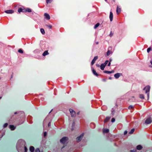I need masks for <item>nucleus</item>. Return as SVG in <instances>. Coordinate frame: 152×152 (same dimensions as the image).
Wrapping results in <instances>:
<instances>
[{"instance_id": "obj_1", "label": "nucleus", "mask_w": 152, "mask_h": 152, "mask_svg": "<svg viewBox=\"0 0 152 152\" xmlns=\"http://www.w3.org/2000/svg\"><path fill=\"white\" fill-rule=\"evenodd\" d=\"M113 53L112 48L111 47H109L108 50L106 53V56H109L110 55L112 54Z\"/></svg>"}, {"instance_id": "obj_2", "label": "nucleus", "mask_w": 152, "mask_h": 152, "mask_svg": "<svg viewBox=\"0 0 152 152\" xmlns=\"http://www.w3.org/2000/svg\"><path fill=\"white\" fill-rule=\"evenodd\" d=\"M68 138L67 137H63L60 140V142L63 144H65L66 142V141L68 140Z\"/></svg>"}, {"instance_id": "obj_3", "label": "nucleus", "mask_w": 152, "mask_h": 152, "mask_svg": "<svg viewBox=\"0 0 152 152\" xmlns=\"http://www.w3.org/2000/svg\"><path fill=\"white\" fill-rule=\"evenodd\" d=\"M72 117H75L76 116V113L72 109L69 110Z\"/></svg>"}, {"instance_id": "obj_4", "label": "nucleus", "mask_w": 152, "mask_h": 152, "mask_svg": "<svg viewBox=\"0 0 152 152\" xmlns=\"http://www.w3.org/2000/svg\"><path fill=\"white\" fill-rule=\"evenodd\" d=\"M152 121L151 118H147L145 121V123L146 124H149L151 123Z\"/></svg>"}, {"instance_id": "obj_5", "label": "nucleus", "mask_w": 152, "mask_h": 152, "mask_svg": "<svg viewBox=\"0 0 152 152\" xmlns=\"http://www.w3.org/2000/svg\"><path fill=\"white\" fill-rule=\"evenodd\" d=\"M150 90V86H147L144 88L143 90L145 91V93H147L149 92Z\"/></svg>"}, {"instance_id": "obj_6", "label": "nucleus", "mask_w": 152, "mask_h": 152, "mask_svg": "<svg viewBox=\"0 0 152 152\" xmlns=\"http://www.w3.org/2000/svg\"><path fill=\"white\" fill-rule=\"evenodd\" d=\"M45 18L48 20H49L50 19V15L47 13H45L44 14Z\"/></svg>"}, {"instance_id": "obj_7", "label": "nucleus", "mask_w": 152, "mask_h": 152, "mask_svg": "<svg viewBox=\"0 0 152 152\" xmlns=\"http://www.w3.org/2000/svg\"><path fill=\"white\" fill-rule=\"evenodd\" d=\"M83 136L84 134H81L80 136L77 137L76 138L77 141L78 142H80L81 140V138Z\"/></svg>"}, {"instance_id": "obj_8", "label": "nucleus", "mask_w": 152, "mask_h": 152, "mask_svg": "<svg viewBox=\"0 0 152 152\" xmlns=\"http://www.w3.org/2000/svg\"><path fill=\"white\" fill-rule=\"evenodd\" d=\"M4 12L7 14H12L14 12V11L13 10H9L5 11Z\"/></svg>"}, {"instance_id": "obj_9", "label": "nucleus", "mask_w": 152, "mask_h": 152, "mask_svg": "<svg viewBox=\"0 0 152 152\" xmlns=\"http://www.w3.org/2000/svg\"><path fill=\"white\" fill-rule=\"evenodd\" d=\"M121 11V9L119 7V6H117L116 10V12L118 15H119Z\"/></svg>"}, {"instance_id": "obj_10", "label": "nucleus", "mask_w": 152, "mask_h": 152, "mask_svg": "<svg viewBox=\"0 0 152 152\" xmlns=\"http://www.w3.org/2000/svg\"><path fill=\"white\" fill-rule=\"evenodd\" d=\"M98 57L97 56H95L93 60L92 61L91 63V65H93L95 63L96 61L98 59Z\"/></svg>"}, {"instance_id": "obj_11", "label": "nucleus", "mask_w": 152, "mask_h": 152, "mask_svg": "<svg viewBox=\"0 0 152 152\" xmlns=\"http://www.w3.org/2000/svg\"><path fill=\"white\" fill-rule=\"evenodd\" d=\"M121 73H117L114 75V77L116 79H118L120 76L122 75Z\"/></svg>"}, {"instance_id": "obj_12", "label": "nucleus", "mask_w": 152, "mask_h": 152, "mask_svg": "<svg viewBox=\"0 0 152 152\" xmlns=\"http://www.w3.org/2000/svg\"><path fill=\"white\" fill-rule=\"evenodd\" d=\"M113 13L111 12H110V20L111 21H112L113 20Z\"/></svg>"}, {"instance_id": "obj_13", "label": "nucleus", "mask_w": 152, "mask_h": 152, "mask_svg": "<svg viewBox=\"0 0 152 152\" xmlns=\"http://www.w3.org/2000/svg\"><path fill=\"white\" fill-rule=\"evenodd\" d=\"M106 65L103 63L101 64L100 66V69L102 70H103L104 69L105 66Z\"/></svg>"}, {"instance_id": "obj_14", "label": "nucleus", "mask_w": 152, "mask_h": 152, "mask_svg": "<svg viewBox=\"0 0 152 152\" xmlns=\"http://www.w3.org/2000/svg\"><path fill=\"white\" fill-rule=\"evenodd\" d=\"M9 127L12 130H14L15 128V127L14 126L12 125H10L9 126Z\"/></svg>"}, {"instance_id": "obj_15", "label": "nucleus", "mask_w": 152, "mask_h": 152, "mask_svg": "<svg viewBox=\"0 0 152 152\" xmlns=\"http://www.w3.org/2000/svg\"><path fill=\"white\" fill-rule=\"evenodd\" d=\"M92 71L93 73L96 76H98V74L97 73L96 71L93 68L92 69Z\"/></svg>"}, {"instance_id": "obj_16", "label": "nucleus", "mask_w": 152, "mask_h": 152, "mask_svg": "<svg viewBox=\"0 0 152 152\" xmlns=\"http://www.w3.org/2000/svg\"><path fill=\"white\" fill-rule=\"evenodd\" d=\"M48 54H49V53L48 52V50H46L42 54V55L45 56Z\"/></svg>"}, {"instance_id": "obj_17", "label": "nucleus", "mask_w": 152, "mask_h": 152, "mask_svg": "<svg viewBox=\"0 0 152 152\" xmlns=\"http://www.w3.org/2000/svg\"><path fill=\"white\" fill-rule=\"evenodd\" d=\"M109 132V130L108 129H103V132L104 133H108Z\"/></svg>"}, {"instance_id": "obj_18", "label": "nucleus", "mask_w": 152, "mask_h": 152, "mask_svg": "<svg viewBox=\"0 0 152 152\" xmlns=\"http://www.w3.org/2000/svg\"><path fill=\"white\" fill-rule=\"evenodd\" d=\"M29 150L31 152H33L34 151V148L33 146H31L29 148Z\"/></svg>"}, {"instance_id": "obj_19", "label": "nucleus", "mask_w": 152, "mask_h": 152, "mask_svg": "<svg viewBox=\"0 0 152 152\" xmlns=\"http://www.w3.org/2000/svg\"><path fill=\"white\" fill-rule=\"evenodd\" d=\"M136 148L137 150H140L142 148V147L141 145H139L137 146Z\"/></svg>"}, {"instance_id": "obj_20", "label": "nucleus", "mask_w": 152, "mask_h": 152, "mask_svg": "<svg viewBox=\"0 0 152 152\" xmlns=\"http://www.w3.org/2000/svg\"><path fill=\"white\" fill-rule=\"evenodd\" d=\"M110 118L109 117H107L104 120V123L107 122L110 119Z\"/></svg>"}, {"instance_id": "obj_21", "label": "nucleus", "mask_w": 152, "mask_h": 152, "mask_svg": "<svg viewBox=\"0 0 152 152\" xmlns=\"http://www.w3.org/2000/svg\"><path fill=\"white\" fill-rule=\"evenodd\" d=\"M18 12L19 13H20L21 12H25V11L23 10V9H22L21 8H19L18 10Z\"/></svg>"}, {"instance_id": "obj_22", "label": "nucleus", "mask_w": 152, "mask_h": 152, "mask_svg": "<svg viewBox=\"0 0 152 152\" xmlns=\"http://www.w3.org/2000/svg\"><path fill=\"white\" fill-rule=\"evenodd\" d=\"M113 72V71H104V72L107 74H110Z\"/></svg>"}, {"instance_id": "obj_23", "label": "nucleus", "mask_w": 152, "mask_h": 152, "mask_svg": "<svg viewBox=\"0 0 152 152\" xmlns=\"http://www.w3.org/2000/svg\"><path fill=\"white\" fill-rule=\"evenodd\" d=\"M100 25V24L99 23H97L94 26V28L96 29L97 27H98Z\"/></svg>"}, {"instance_id": "obj_24", "label": "nucleus", "mask_w": 152, "mask_h": 152, "mask_svg": "<svg viewBox=\"0 0 152 152\" xmlns=\"http://www.w3.org/2000/svg\"><path fill=\"white\" fill-rule=\"evenodd\" d=\"M41 32L42 34H44L45 33V32L43 28H41L40 29Z\"/></svg>"}, {"instance_id": "obj_25", "label": "nucleus", "mask_w": 152, "mask_h": 152, "mask_svg": "<svg viewBox=\"0 0 152 152\" xmlns=\"http://www.w3.org/2000/svg\"><path fill=\"white\" fill-rule=\"evenodd\" d=\"M140 97L142 99H144V96L143 95L141 94H140L139 95Z\"/></svg>"}, {"instance_id": "obj_26", "label": "nucleus", "mask_w": 152, "mask_h": 152, "mask_svg": "<svg viewBox=\"0 0 152 152\" xmlns=\"http://www.w3.org/2000/svg\"><path fill=\"white\" fill-rule=\"evenodd\" d=\"M25 11L28 12H31V11L30 9L29 8H27L26 9Z\"/></svg>"}, {"instance_id": "obj_27", "label": "nucleus", "mask_w": 152, "mask_h": 152, "mask_svg": "<svg viewBox=\"0 0 152 152\" xmlns=\"http://www.w3.org/2000/svg\"><path fill=\"white\" fill-rule=\"evenodd\" d=\"M134 108V107L130 105L128 107V109L129 110H133Z\"/></svg>"}, {"instance_id": "obj_28", "label": "nucleus", "mask_w": 152, "mask_h": 152, "mask_svg": "<svg viewBox=\"0 0 152 152\" xmlns=\"http://www.w3.org/2000/svg\"><path fill=\"white\" fill-rule=\"evenodd\" d=\"M152 48L151 47L148 48L147 49V52L149 53L150 51L152 50Z\"/></svg>"}, {"instance_id": "obj_29", "label": "nucleus", "mask_w": 152, "mask_h": 152, "mask_svg": "<svg viewBox=\"0 0 152 152\" xmlns=\"http://www.w3.org/2000/svg\"><path fill=\"white\" fill-rule=\"evenodd\" d=\"M18 52L19 53H23V51L22 50V49H19L18 50Z\"/></svg>"}, {"instance_id": "obj_30", "label": "nucleus", "mask_w": 152, "mask_h": 152, "mask_svg": "<svg viewBox=\"0 0 152 152\" xmlns=\"http://www.w3.org/2000/svg\"><path fill=\"white\" fill-rule=\"evenodd\" d=\"M112 61V59H110V61H109V63H108V64H107V66H110V64H111V62Z\"/></svg>"}, {"instance_id": "obj_31", "label": "nucleus", "mask_w": 152, "mask_h": 152, "mask_svg": "<svg viewBox=\"0 0 152 152\" xmlns=\"http://www.w3.org/2000/svg\"><path fill=\"white\" fill-rule=\"evenodd\" d=\"M134 129H132L131 130V131H130V132H129V133L130 134H132V133H133L134 132Z\"/></svg>"}, {"instance_id": "obj_32", "label": "nucleus", "mask_w": 152, "mask_h": 152, "mask_svg": "<svg viewBox=\"0 0 152 152\" xmlns=\"http://www.w3.org/2000/svg\"><path fill=\"white\" fill-rule=\"evenodd\" d=\"M52 0H46V3L48 4L51 2Z\"/></svg>"}, {"instance_id": "obj_33", "label": "nucleus", "mask_w": 152, "mask_h": 152, "mask_svg": "<svg viewBox=\"0 0 152 152\" xmlns=\"http://www.w3.org/2000/svg\"><path fill=\"white\" fill-rule=\"evenodd\" d=\"M109 63V61L108 60H106L105 62L103 63L106 66L107 65V64H108V63Z\"/></svg>"}, {"instance_id": "obj_34", "label": "nucleus", "mask_w": 152, "mask_h": 152, "mask_svg": "<svg viewBox=\"0 0 152 152\" xmlns=\"http://www.w3.org/2000/svg\"><path fill=\"white\" fill-rule=\"evenodd\" d=\"M7 125L8 124L7 123H5L4 124L3 126L4 128H5L7 126Z\"/></svg>"}, {"instance_id": "obj_35", "label": "nucleus", "mask_w": 152, "mask_h": 152, "mask_svg": "<svg viewBox=\"0 0 152 152\" xmlns=\"http://www.w3.org/2000/svg\"><path fill=\"white\" fill-rule=\"evenodd\" d=\"M46 26H48L49 28H52V26L50 25H46Z\"/></svg>"}, {"instance_id": "obj_36", "label": "nucleus", "mask_w": 152, "mask_h": 152, "mask_svg": "<svg viewBox=\"0 0 152 152\" xmlns=\"http://www.w3.org/2000/svg\"><path fill=\"white\" fill-rule=\"evenodd\" d=\"M35 152H40V151L39 148H37L35 150Z\"/></svg>"}, {"instance_id": "obj_37", "label": "nucleus", "mask_w": 152, "mask_h": 152, "mask_svg": "<svg viewBox=\"0 0 152 152\" xmlns=\"http://www.w3.org/2000/svg\"><path fill=\"white\" fill-rule=\"evenodd\" d=\"M24 149H25V152H26L27 151V148L26 146H24Z\"/></svg>"}, {"instance_id": "obj_38", "label": "nucleus", "mask_w": 152, "mask_h": 152, "mask_svg": "<svg viewBox=\"0 0 152 152\" xmlns=\"http://www.w3.org/2000/svg\"><path fill=\"white\" fill-rule=\"evenodd\" d=\"M115 119L114 118H113L111 119V121L112 122H113L115 121Z\"/></svg>"}, {"instance_id": "obj_39", "label": "nucleus", "mask_w": 152, "mask_h": 152, "mask_svg": "<svg viewBox=\"0 0 152 152\" xmlns=\"http://www.w3.org/2000/svg\"><path fill=\"white\" fill-rule=\"evenodd\" d=\"M46 134H47V133L46 132H44V137H45L46 136Z\"/></svg>"}, {"instance_id": "obj_40", "label": "nucleus", "mask_w": 152, "mask_h": 152, "mask_svg": "<svg viewBox=\"0 0 152 152\" xmlns=\"http://www.w3.org/2000/svg\"><path fill=\"white\" fill-rule=\"evenodd\" d=\"M127 133V131H125L124 132V135L126 134Z\"/></svg>"}, {"instance_id": "obj_41", "label": "nucleus", "mask_w": 152, "mask_h": 152, "mask_svg": "<svg viewBox=\"0 0 152 152\" xmlns=\"http://www.w3.org/2000/svg\"><path fill=\"white\" fill-rule=\"evenodd\" d=\"M75 122H74L73 123L72 126H74L75 125Z\"/></svg>"}, {"instance_id": "obj_42", "label": "nucleus", "mask_w": 152, "mask_h": 152, "mask_svg": "<svg viewBox=\"0 0 152 152\" xmlns=\"http://www.w3.org/2000/svg\"><path fill=\"white\" fill-rule=\"evenodd\" d=\"M50 122H49L48 124V125L49 126H50Z\"/></svg>"}, {"instance_id": "obj_43", "label": "nucleus", "mask_w": 152, "mask_h": 152, "mask_svg": "<svg viewBox=\"0 0 152 152\" xmlns=\"http://www.w3.org/2000/svg\"><path fill=\"white\" fill-rule=\"evenodd\" d=\"M25 10H26V9H25L24 8L23 9V11H25ZM26 12V11H25V12Z\"/></svg>"}, {"instance_id": "obj_44", "label": "nucleus", "mask_w": 152, "mask_h": 152, "mask_svg": "<svg viewBox=\"0 0 152 152\" xmlns=\"http://www.w3.org/2000/svg\"><path fill=\"white\" fill-rule=\"evenodd\" d=\"M17 112H15V113H14V114H17Z\"/></svg>"}, {"instance_id": "obj_45", "label": "nucleus", "mask_w": 152, "mask_h": 152, "mask_svg": "<svg viewBox=\"0 0 152 152\" xmlns=\"http://www.w3.org/2000/svg\"><path fill=\"white\" fill-rule=\"evenodd\" d=\"M113 1L114 2H115V0H113Z\"/></svg>"}, {"instance_id": "obj_46", "label": "nucleus", "mask_w": 152, "mask_h": 152, "mask_svg": "<svg viewBox=\"0 0 152 152\" xmlns=\"http://www.w3.org/2000/svg\"><path fill=\"white\" fill-rule=\"evenodd\" d=\"M97 66H98V67H99V65H97Z\"/></svg>"}, {"instance_id": "obj_47", "label": "nucleus", "mask_w": 152, "mask_h": 152, "mask_svg": "<svg viewBox=\"0 0 152 152\" xmlns=\"http://www.w3.org/2000/svg\"><path fill=\"white\" fill-rule=\"evenodd\" d=\"M103 80L105 81L106 80L105 79H103Z\"/></svg>"}, {"instance_id": "obj_48", "label": "nucleus", "mask_w": 152, "mask_h": 152, "mask_svg": "<svg viewBox=\"0 0 152 152\" xmlns=\"http://www.w3.org/2000/svg\"><path fill=\"white\" fill-rule=\"evenodd\" d=\"M1 98V97H0V99Z\"/></svg>"}, {"instance_id": "obj_49", "label": "nucleus", "mask_w": 152, "mask_h": 152, "mask_svg": "<svg viewBox=\"0 0 152 152\" xmlns=\"http://www.w3.org/2000/svg\"><path fill=\"white\" fill-rule=\"evenodd\" d=\"M1 77H0V80H1Z\"/></svg>"}, {"instance_id": "obj_50", "label": "nucleus", "mask_w": 152, "mask_h": 152, "mask_svg": "<svg viewBox=\"0 0 152 152\" xmlns=\"http://www.w3.org/2000/svg\"><path fill=\"white\" fill-rule=\"evenodd\" d=\"M105 1H107V0H105Z\"/></svg>"}]
</instances>
